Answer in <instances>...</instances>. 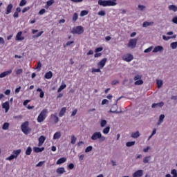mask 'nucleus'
<instances>
[{
    "label": "nucleus",
    "instance_id": "nucleus-15",
    "mask_svg": "<svg viewBox=\"0 0 177 177\" xmlns=\"http://www.w3.org/2000/svg\"><path fill=\"white\" fill-rule=\"evenodd\" d=\"M13 9V5L12 3H10L7 7H6V15H9L12 13V10Z\"/></svg>",
    "mask_w": 177,
    "mask_h": 177
},
{
    "label": "nucleus",
    "instance_id": "nucleus-39",
    "mask_svg": "<svg viewBox=\"0 0 177 177\" xmlns=\"http://www.w3.org/2000/svg\"><path fill=\"white\" fill-rule=\"evenodd\" d=\"M73 21L75 22L78 20V14L77 12H75L73 16Z\"/></svg>",
    "mask_w": 177,
    "mask_h": 177
},
{
    "label": "nucleus",
    "instance_id": "nucleus-48",
    "mask_svg": "<svg viewBox=\"0 0 177 177\" xmlns=\"http://www.w3.org/2000/svg\"><path fill=\"white\" fill-rule=\"evenodd\" d=\"M89 12L88 10H82L80 12V16H86Z\"/></svg>",
    "mask_w": 177,
    "mask_h": 177
},
{
    "label": "nucleus",
    "instance_id": "nucleus-5",
    "mask_svg": "<svg viewBox=\"0 0 177 177\" xmlns=\"http://www.w3.org/2000/svg\"><path fill=\"white\" fill-rule=\"evenodd\" d=\"M72 34H78L79 35L83 34L84 27L80 26L73 28L71 31Z\"/></svg>",
    "mask_w": 177,
    "mask_h": 177
},
{
    "label": "nucleus",
    "instance_id": "nucleus-18",
    "mask_svg": "<svg viewBox=\"0 0 177 177\" xmlns=\"http://www.w3.org/2000/svg\"><path fill=\"white\" fill-rule=\"evenodd\" d=\"M164 106V102H160L159 103H153L151 106L152 109H156V107H162Z\"/></svg>",
    "mask_w": 177,
    "mask_h": 177
},
{
    "label": "nucleus",
    "instance_id": "nucleus-31",
    "mask_svg": "<svg viewBox=\"0 0 177 177\" xmlns=\"http://www.w3.org/2000/svg\"><path fill=\"white\" fill-rule=\"evenodd\" d=\"M37 91L40 92L39 97H41V99H43L44 96H45V93H44L42 89L39 88L37 89Z\"/></svg>",
    "mask_w": 177,
    "mask_h": 177
},
{
    "label": "nucleus",
    "instance_id": "nucleus-24",
    "mask_svg": "<svg viewBox=\"0 0 177 177\" xmlns=\"http://www.w3.org/2000/svg\"><path fill=\"white\" fill-rule=\"evenodd\" d=\"M33 150L35 153H41V151H44L45 150V148L34 147Z\"/></svg>",
    "mask_w": 177,
    "mask_h": 177
},
{
    "label": "nucleus",
    "instance_id": "nucleus-45",
    "mask_svg": "<svg viewBox=\"0 0 177 177\" xmlns=\"http://www.w3.org/2000/svg\"><path fill=\"white\" fill-rule=\"evenodd\" d=\"M42 34H44V31H40L38 34L33 35V38H39Z\"/></svg>",
    "mask_w": 177,
    "mask_h": 177
},
{
    "label": "nucleus",
    "instance_id": "nucleus-13",
    "mask_svg": "<svg viewBox=\"0 0 177 177\" xmlns=\"http://www.w3.org/2000/svg\"><path fill=\"white\" fill-rule=\"evenodd\" d=\"M12 69L3 72L0 74V78H5L7 75H9L12 73Z\"/></svg>",
    "mask_w": 177,
    "mask_h": 177
},
{
    "label": "nucleus",
    "instance_id": "nucleus-12",
    "mask_svg": "<svg viewBox=\"0 0 177 177\" xmlns=\"http://www.w3.org/2000/svg\"><path fill=\"white\" fill-rule=\"evenodd\" d=\"M164 48L162 46H157L153 50V53H157V52H162Z\"/></svg>",
    "mask_w": 177,
    "mask_h": 177
},
{
    "label": "nucleus",
    "instance_id": "nucleus-43",
    "mask_svg": "<svg viewBox=\"0 0 177 177\" xmlns=\"http://www.w3.org/2000/svg\"><path fill=\"white\" fill-rule=\"evenodd\" d=\"M156 85L158 88H161L162 86V80H157Z\"/></svg>",
    "mask_w": 177,
    "mask_h": 177
},
{
    "label": "nucleus",
    "instance_id": "nucleus-22",
    "mask_svg": "<svg viewBox=\"0 0 177 177\" xmlns=\"http://www.w3.org/2000/svg\"><path fill=\"white\" fill-rule=\"evenodd\" d=\"M20 153H21V149L14 150L12 152V155L15 156V158H17Z\"/></svg>",
    "mask_w": 177,
    "mask_h": 177
},
{
    "label": "nucleus",
    "instance_id": "nucleus-44",
    "mask_svg": "<svg viewBox=\"0 0 177 177\" xmlns=\"http://www.w3.org/2000/svg\"><path fill=\"white\" fill-rule=\"evenodd\" d=\"M15 158H16L13 154L10 155V156H8V158H6V161H12V160H15Z\"/></svg>",
    "mask_w": 177,
    "mask_h": 177
},
{
    "label": "nucleus",
    "instance_id": "nucleus-20",
    "mask_svg": "<svg viewBox=\"0 0 177 177\" xmlns=\"http://www.w3.org/2000/svg\"><path fill=\"white\" fill-rule=\"evenodd\" d=\"M14 73L17 76L21 75L23 74V68H15Z\"/></svg>",
    "mask_w": 177,
    "mask_h": 177
},
{
    "label": "nucleus",
    "instance_id": "nucleus-61",
    "mask_svg": "<svg viewBox=\"0 0 177 177\" xmlns=\"http://www.w3.org/2000/svg\"><path fill=\"white\" fill-rule=\"evenodd\" d=\"M102 56V53H96L94 55V57H100Z\"/></svg>",
    "mask_w": 177,
    "mask_h": 177
},
{
    "label": "nucleus",
    "instance_id": "nucleus-2",
    "mask_svg": "<svg viewBox=\"0 0 177 177\" xmlns=\"http://www.w3.org/2000/svg\"><path fill=\"white\" fill-rule=\"evenodd\" d=\"M30 123L28 121H26L21 125V129L23 133L25 135H28L31 133V128H30Z\"/></svg>",
    "mask_w": 177,
    "mask_h": 177
},
{
    "label": "nucleus",
    "instance_id": "nucleus-33",
    "mask_svg": "<svg viewBox=\"0 0 177 177\" xmlns=\"http://www.w3.org/2000/svg\"><path fill=\"white\" fill-rule=\"evenodd\" d=\"M151 158V156H146L145 158H144L143 159L144 164H147L150 161Z\"/></svg>",
    "mask_w": 177,
    "mask_h": 177
},
{
    "label": "nucleus",
    "instance_id": "nucleus-14",
    "mask_svg": "<svg viewBox=\"0 0 177 177\" xmlns=\"http://www.w3.org/2000/svg\"><path fill=\"white\" fill-rule=\"evenodd\" d=\"M50 118L54 121L55 124L59 122V117H57V113L52 114Z\"/></svg>",
    "mask_w": 177,
    "mask_h": 177
},
{
    "label": "nucleus",
    "instance_id": "nucleus-30",
    "mask_svg": "<svg viewBox=\"0 0 177 177\" xmlns=\"http://www.w3.org/2000/svg\"><path fill=\"white\" fill-rule=\"evenodd\" d=\"M169 10H173V12H177V6L175 5H170L169 6Z\"/></svg>",
    "mask_w": 177,
    "mask_h": 177
},
{
    "label": "nucleus",
    "instance_id": "nucleus-3",
    "mask_svg": "<svg viewBox=\"0 0 177 177\" xmlns=\"http://www.w3.org/2000/svg\"><path fill=\"white\" fill-rule=\"evenodd\" d=\"M48 115V109H44L37 117V122H44Z\"/></svg>",
    "mask_w": 177,
    "mask_h": 177
},
{
    "label": "nucleus",
    "instance_id": "nucleus-16",
    "mask_svg": "<svg viewBox=\"0 0 177 177\" xmlns=\"http://www.w3.org/2000/svg\"><path fill=\"white\" fill-rule=\"evenodd\" d=\"M56 172L58 175H63L66 172V169L64 167H59L57 169Z\"/></svg>",
    "mask_w": 177,
    "mask_h": 177
},
{
    "label": "nucleus",
    "instance_id": "nucleus-55",
    "mask_svg": "<svg viewBox=\"0 0 177 177\" xmlns=\"http://www.w3.org/2000/svg\"><path fill=\"white\" fill-rule=\"evenodd\" d=\"M98 15L99 16H106V12H104V10H100L98 12Z\"/></svg>",
    "mask_w": 177,
    "mask_h": 177
},
{
    "label": "nucleus",
    "instance_id": "nucleus-27",
    "mask_svg": "<svg viewBox=\"0 0 177 177\" xmlns=\"http://www.w3.org/2000/svg\"><path fill=\"white\" fill-rule=\"evenodd\" d=\"M140 136V133L139 131L134 132L131 134V138H133L134 139H138Z\"/></svg>",
    "mask_w": 177,
    "mask_h": 177
},
{
    "label": "nucleus",
    "instance_id": "nucleus-10",
    "mask_svg": "<svg viewBox=\"0 0 177 177\" xmlns=\"http://www.w3.org/2000/svg\"><path fill=\"white\" fill-rule=\"evenodd\" d=\"M2 109H5L6 113H8V111H9V109H10V105L9 104L8 101H6V102L2 104Z\"/></svg>",
    "mask_w": 177,
    "mask_h": 177
},
{
    "label": "nucleus",
    "instance_id": "nucleus-28",
    "mask_svg": "<svg viewBox=\"0 0 177 177\" xmlns=\"http://www.w3.org/2000/svg\"><path fill=\"white\" fill-rule=\"evenodd\" d=\"M62 137V133L58 131L55 133L54 136H53V139L56 140V139H60V138Z\"/></svg>",
    "mask_w": 177,
    "mask_h": 177
},
{
    "label": "nucleus",
    "instance_id": "nucleus-42",
    "mask_svg": "<svg viewBox=\"0 0 177 177\" xmlns=\"http://www.w3.org/2000/svg\"><path fill=\"white\" fill-rule=\"evenodd\" d=\"M100 70H102V68H93L91 73H101L102 71H100Z\"/></svg>",
    "mask_w": 177,
    "mask_h": 177
},
{
    "label": "nucleus",
    "instance_id": "nucleus-56",
    "mask_svg": "<svg viewBox=\"0 0 177 177\" xmlns=\"http://www.w3.org/2000/svg\"><path fill=\"white\" fill-rule=\"evenodd\" d=\"M44 164H45V161H40L36 165V167H42Z\"/></svg>",
    "mask_w": 177,
    "mask_h": 177
},
{
    "label": "nucleus",
    "instance_id": "nucleus-32",
    "mask_svg": "<svg viewBox=\"0 0 177 177\" xmlns=\"http://www.w3.org/2000/svg\"><path fill=\"white\" fill-rule=\"evenodd\" d=\"M2 129H3V131H8V129H9V123L5 122L3 124Z\"/></svg>",
    "mask_w": 177,
    "mask_h": 177
},
{
    "label": "nucleus",
    "instance_id": "nucleus-11",
    "mask_svg": "<svg viewBox=\"0 0 177 177\" xmlns=\"http://www.w3.org/2000/svg\"><path fill=\"white\" fill-rule=\"evenodd\" d=\"M143 176V170H138L133 174V177H142Z\"/></svg>",
    "mask_w": 177,
    "mask_h": 177
},
{
    "label": "nucleus",
    "instance_id": "nucleus-34",
    "mask_svg": "<svg viewBox=\"0 0 177 177\" xmlns=\"http://www.w3.org/2000/svg\"><path fill=\"white\" fill-rule=\"evenodd\" d=\"M107 125V121L106 120H102L100 122V126L102 128H104Z\"/></svg>",
    "mask_w": 177,
    "mask_h": 177
},
{
    "label": "nucleus",
    "instance_id": "nucleus-38",
    "mask_svg": "<svg viewBox=\"0 0 177 177\" xmlns=\"http://www.w3.org/2000/svg\"><path fill=\"white\" fill-rule=\"evenodd\" d=\"M109 132H110V127L109 126L103 129V133H104L105 135H107V133H109Z\"/></svg>",
    "mask_w": 177,
    "mask_h": 177
},
{
    "label": "nucleus",
    "instance_id": "nucleus-62",
    "mask_svg": "<svg viewBox=\"0 0 177 177\" xmlns=\"http://www.w3.org/2000/svg\"><path fill=\"white\" fill-rule=\"evenodd\" d=\"M172 22L174 23V24H177V16L173 17Z\"/></svg>",
    "mask_w": 177,
    "mask_h": 177
},
{
    "label": "nucleus",
    "instance_id": "nucleus-29",
    "mask_svg": "<svg viewBox=\"0 0 177 177\" xmlns=\"http://www.w3.org/2000/svg\"><path fill=\"white\" fill-rule=\"evenodd\" d=\"M32 152V149L31 148V147H28L26 149V156H30Z\"/></svg>",
    "mask_w": 177,
    "mask_h": 177
},
{
    "label": "nucleus",
    "instance_id": "nucleus-1",
    "mask_svg": "<svg viewBox=\"0 0 177 177\" xmlns=\"http://www.w3.org/2000/svg\"><path fill=\"white\" fill-rule=\"evenodd\" d=\"M98 5L106 8V6H115L116 2L112 1L111 0H98Z\"/></svg>",
    "mask_w": 177,
    "mask_h": 177
},
{
    "label": "nucleus",
    "instance_id": "nucleus-52",
    "mask_svg": "<svg viewBox=\"0 0 177 177\" xmlns=\"http://www.w3.org/2000/svg\"><path fill=\"white\" fill-rule=\"evenodd\" d=\"M92 146H88L85 149V153H89V151H92Z\"/></svg>",
    "mask_w": 177,
    "mask_h": 177
},
{
    "label": "nucleus",
    "instance_id": "nucleus-49",
    "mask_svg": "<svg viewBox=\"0 0 177 177\" xmlns=\"http://www.w3.org/2000/svg\"><path fill=\"white\" fill-rule=\"evenodd\" d=\"M133 80L135 81H138L139 80H142V75H136L134 77H133Z\"/></svg>",
    "mask_w": 177,
    "mask_h": 177
},
{
    "label": "nucleus",
    "instance_id": "nucleus-26",
    "mask_svg": "<svg viewBox=\"0 0 177 177\" xmlns=\"http://www.w3.org/2000/svg\"><path fill=\"white\" fill-rule=\"evenodd\" d=\"M164 118H165V115L164 114L160 115L157 124L160 125V124H162V122H163L164 121Z\"/></svg>",
    "mask_w": 177,
    "mask_h": 177
},
{
    "label": "nucleus",
    "instance_id": "nucleus-25",
    "mask_svg": "<svg viewBox=\"0 0 177 177\" xmlns=\"http://www.w3.org/2000/svg\"><path fill=\"white\" fill-rule=\"evenodd\" d=\"M153 24H154V22H153V21H151V22L145 21L142 24V27H144V28L149 27V26H153Z\"/></svg>",
    "mask_w": 177,
    "mask_h": 177
},
{
    "label": "nucleus",
    "instance_id": "nucleus-36",
    "mask_svg": "<svg viewBox=\"0 0 177 177\" xmlns=\"http://www.w3.org/2000/svg\"><path fill=\"white\" fill-rule=\"evenodd\" d=\"M75 142H77V138H75V135H72L71 136V143L72 145H75Z\"/></svg>",
    "mask_w": 177,
    "mask_h": 177
},
{
    "label": "nucleus",
    "instance_id": "nucleus-53",
    "mask_svg": "<svg viewBox=\"0 0 177 177\" xmlns=\"http://www.w3.org/2000/svg\"><path fill=\"white\" fill-rule=\"evenodd\" d=\"M27 3L26 0H21L19 3V6H24Z\"/></svg>",
    "mask_w": 177,
    "mask_h": 177
},
{
    "label": "nucleus",
    "instance_id": "nucleus-35",
    "mask_svg": "<svg viewBox=\"0 0 177 177\" xmlns=\"http://www.w3.org/2000/svg\"><path fill=\"white\" fill-rule=\"evenodd\" d=\"M41 67H42V64L41 63V61H38L37 66L35 68V69L39 71L41 70Z\"/></svg>",
    "mask_w": 177,
    "mask_h": 177
},
{
    "label": "nucleus",
    "instance_id": "nucleus-21",
    "mask_svg": "<svg viewBox=\"0 0 177 177\" xmlns=\"http://www.w3.org/2000/svg\"><path fill=\"white\" fill-rule=\"evenodd\" d=\"M46 80H50L53 77V73L52 71L47 72L44 75Z\"/></svg>",
    "mask_w": 177,
    "mask_h": 177
},
{
    "label": "nucleus",
    "instance_id": "nucleus-46",
    "mask_svg": "<svg viewBox=\"0 0 177 177\" xmlns=\"http://www.w3.org/2000/svg\"><path fill=\"white\" fill-rule=\"evenodd\" d=\"M74 44V41H71L66 42V44H64V48H67V46H70V45Z\"/></svg>",
    "mask_w": 177,
    "mask_h": 177
},
{
    "label": "nucleus",
    "instance_id": "nucleus-4",
    "mask_svg": "<svg viewBox=\"0 0 177 177\" xmlns=\"http://www.w3.org/2000/svg\"><path fill=\"white\" fill-rule=\"evenodd\" d=\"M97 139H99L101 142H104V140H106V137L102 136V133H100V131H97L93 133V134L91 136V140H97Z\"/></svg>",
    "mask_w": 177,
    "mask_h": 177
},
{
    "label": "nucleus",
    "instance_id": "nucleus-8",
    "mask_svg": "<svg viewBox=\"0 0 177 177\" xmlns=\"http://www.w3.org/2000/svg\"><path fill=\"white\" fill-rule=\"evenodd\" d=\"M136 44H138V39H131L128 44L129 48H136Z\"/></svg>",
    "mask_w": 177,
    "mask_h": 177
},
{
    "label": "nucleus",
    "instance_id": "nucleus-17",
    "mask_svg": "<svg viewBox=\"0 0 177 177\" xmlns=\"http://www.w3.org/2000/svg\"><path fill=\"white\" fill-rule=\"evenodd\" d=\"M45 140H46V138H45L44 136H41L39 138V146H42V145H44L45 142Z\"/></svg>",
    "mask_w": 177,
    "mask_h": 177
},
{
    "label": "nucleus",
    "instance_id": "nucleus-57",
    "mask_svg": "<svg viewBox=\"0 0 177 177\" xmlns=\"http://www.w3.org/2000/svg\"><path fill=\"white\" fill-rule=\"evenodd\" d=\"M109 103V100H106V99H104L102 101V106H104V104H108Z\"/></svg>",
    "mask_w": 177,
    "mask_h": 177
},
{
    "label": "nucleus",
    "instance_id": "nucleus-51",
    "mask_svg": "<svg viewBox=\"0 0 177 177\" xmlns=\"http://www.w3.org/2000/svg\"><path fill=\"white\" fill-rule=\"evenodd\" d=\"M47 6H52V5H53V3H55V0H49L47 1Z\"/></svg>",
    "mask_w": 177,
    "mask_h": 177
},
{
    "label": "nucleus",
    "instance_id": "nucleus-37",
    "mask_svg": "<svg viewBox=\"0 0 177 177\" xmlns=\"http://www.w3.org/2000/svg\"><path fill=\"white\" fill-rule=\"evenodd\" d=\"M135 143H136L135 141L127 142L126 143V146H127V147H131V146H135Z\"/></svg>",
    "mask_w": 177,
    "mask_h": 177
},
{
    "label": "nucleus",
    "instance_id": "nucleus-41",
    "mask_svg": "<svg viewBox=\"0 0 177 177\" xmlns=\"http://www.w3.org/2000/svg\"><path fill=\"white\" fill-rule=\"evenodd\" d=\"M135 85H143V80L140 79L139 80H136L134 83Z\"/></svg>",
    "mask_w": 177,
    "mask_h": 177
},
{
    "label": "nucleus",
    "instance_id": "nucleus-7",
    "mask_svg": "<svg viewBox=\"0 0 177 177\" xmlns=\"http://www.w3.org/2000/svg\"><path fill=\"white\" fill-rule=\"evenodd\" d=\"M106 63H107V58H104L97 64V66L98 68H101L102 70L104 68V66H106Z\"/></svg>",
    "mask_w": 177,
    "mask_h": 177
},
{
    "label": "nucleus",
    "instance_id": "nucleus-19",
    "mask_svg": "<svg viewBox=\"0 0 177 177\" xmlns=\"http://www.w3.org/2000/svg\"><path fill=\"white\" fill-rule=\"evenodd\" d=\"M66 111H67L66 107L62 108V109L60 110V111L59 113V117H63V115H64V114H66Z\"/></svg>",
    "mask_w": 177,
    "mask_h": 177
},
{
    "label": "nucleus",
    "instance_id": "nucleus-23",
    "mask_svg": "<svg viewBox=\"0 0 177 177\" xmlns=\"http://www.w3.org/2000/svg\"><path fill=\"white\" fill-rule=\"evenodd\" d=\"M67 161V159L66 158H61L57 160V165H59L60 164H64V162H66Z\"/></svg>",
    "mask_w": 177,
    "mask_h": 177
},
{
    "label": "nucleus",
    "instance_id": "nucleus-58",
    "mask_svg": "<svg viewBox=\"0 0 177 177\" xmlns=\"http://www.w3.org/2000/svg\"><path fill=\"white\" fill-rule=\"evenodd\" d=\"M28 10H30V7H25L23 8L22 10V13H26V12H27Z\"/></svg>",
    "mask_w": 177,
    "mask_h": 177
},
{
    "label": "nucleus",
    "instance_id": "nucleus-60",
    "mask_svg": "<svg viewBox=\"0 0 177 177\" xmlns=\"http://www.w3.org/2000/svg\"><path fill=\"white\" fill-rule=\"evenodd\" d=\"M68 168L69 169H74V164L70 163V164L68 165Z\"/></svg>",
    "mask_w": 177,
    "mask_h": 177
},
{
    "label": "nucleus",
    "instance_id": "nucleus-47",
    "mask_svg": "<svg viewBox=\"0 0 177 177\" xmlns=\"http://www.w3.org/2000/svg\"><path fill=\"white\" fill-rule=\"evenodd\" d=\"M171 175H173V177H177V171L176 169H174L171 171Z\"/></svg>",
    "mask_w": 177,
    "mask_h": 177
},
{
    "label": "nucleus",
    "instance_id": "nucleus-63",
    "mask_svg": "<svg viewBox=\"0 0 177 177\" xmlns=\"http://www.w3.org/2000/svg\"><path fill=\"white\" fill-rule=\"evenodd\" d=\"M46 12V10L45 9H41L39 12V15H44L45 12Z\"/></svg>",
    "mask_w": 177,
    "mask_h": 177
},
{
    "label": "nucleus",
    "instance_id": "nucleus-54",
    "mask_svg": "<svg viewBox=\"0 0 177 177\" xmlns=\"http://www.w3.org/2000/svg\"><path fill=\"white\" fill-rule=\"evenodd\" d=\"M103 50V47L96 48L95 50V53H99V52H102Z\"/></svg>",
    "mask_w": 177,
    "mask_h": 177
},
{
    "label": "nucleus",
    "instance_id": "nucleus-64",
    "mask_svg": "<svg viewBox=\"0 0 177 177\" xmlns=\"http://www.w3.org/2000/svg\"><path fill=\"white\" fill-rule=\"evenodd\" d=\"M30 102H31V100H25L23 103L24 106H26L27 104H28V103H30Z\"/></svg>",
    "mask_w": 177,
    "mask_h": 177
},
{
    "label": "nucleus",
    "instance_id": "nucleus-6",
    "mask_svg": "<svg viewBox=\"0 0 177 177\" xmlns=\"http://www.w3.org/2000/svg\"><path fill=\"white\" fill-rule=\"evenodd\" d=\"M122 60H124V62H127L128 63H129V62H132V60L133 59V55H132V54L131 53H127L124 55L122 57Z\"/></svg>",
    "mask_w": 177,
    "mask_h": 177
},
{
    "label": "nucleus",
    "instance_id": "nucleus-40",
    "mask_svg": "<svg viewBox=\"0 0 177 177\" xmlns=\"http://www.w3.org/2000/svg\"><path fill=\"white\" fill-rule=\"evenodd\" d=\"M170 46H171V49H176V48H177V41L171 43Z\"/></svg>",
    "mask_w": 177,
    "mask_h": 177
},
{
    "label": "nucleus",
    "instance_id": "nucleus-59",
    "mask_svg": "<svg viewBox=\"0 0 177 177\" xmlns=\"http://www.w3.org/2000/svg\"><path fill=\"white\" fill-rule=\"evenodd\" d=\"M162 39H164V41H169V39H171V37H167L165 35H163Z\"/></svg>",
    "mask_w": 177,
    "mask_h": 177
},
{
    "label": "nucleus",
    "instance_id": "nucleus-50",
    "mask_svg": "<svg viewBox=\"0 0 177 177\" xmlns=\"http://www.w3.org/2000/svg\"><path fill=\"white\" fill-rule=\"evenodd\" d=\"M151 50H153V46H150L149 48L145 49L144 50V53H149Z\"/></svg>",
    "mask_w": 177,
    "mask_h": 177
},
{
    "label": "nucleus",
    "instance_id": "nucleus-9",
    "mask_svg": "<svg viewBox=\"0 0 177 177\" xmlns=\"http://www.w3.org/2000/svg\"><path fill=\"white\" fill-rule=\"evenodd\" d=\"M23 32L19 31L17 32L16 37H15V40L16 41H24V36H22Z\"/></svg>",
    "mask_w": 177,
    "mask_h": 177
}]
</instances>
